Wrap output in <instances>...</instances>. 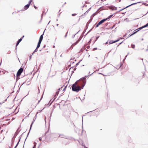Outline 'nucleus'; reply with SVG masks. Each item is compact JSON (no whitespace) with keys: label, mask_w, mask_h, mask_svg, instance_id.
<instances>
[{"label":"nucleus","mask_w":148,"mask_h":148,"mask_svg":"<svg viewBox=\"0 0 148 148\" xmlns=\"http://www.w3.org/2000/svg\"><path fill=\"white\" fill-rule=\"evenodd\" d=\"M76 81L75 83L73 84L72 86V89L73 91L76 92H78L82 89H83L86 84V81H83V84L81 87L77 85V82Z\"/></svg>","instance_id":"1"},{"label":"nucleus","mask_w":148,"mask_h":148,"mask_svg":"<svg viewBox=\"0 0 148 148\" xmlns=\"http://www.w3.org/2000/svg\"><path fill=\"white\" fill-rule=\"evenodd\" d=\"M23 71V69L22 68H21L18 70V71L17 72V74H16L17 77L18 76H19L21 75V73H22V72Z\"/></svg>","instance_id":"2"},{"label":"nucleus","mask_w":148,"mask_h":148,"mask_svg":"<svg viewBox=\"0 0 148 148\" xmlns=\"http://www.w3.org/2000/svg\"><path fill=\"white\" fill-rule=\"evenodd\" d=\"M137 3H132V4H130V5H128V6H126L125 7V8H123V9H121L120 10H119V12L121 11L122 10H123L124 9H125V8H128V7H130V6H131V5H135V4H137Z\"/></svg>","instance_id":"3"},{"label":"nucleus","mask_w":148,"mask_h":148,"mask_svg":"<svg viewBox=\"0 0 148 148\" xmlns=\"http://www.w3.org/2000/svg\"><path fill=\"white\" fill-rule=\"evenodd\" d=\"M119 40V39H118V40H115V41H113L112 40H111L109 42V44H113V43H115V42L118 41Z\"/></svg>","instance_id":"4"},{"label":"nucleus","mask_w":148,"mask_h":148,"mask_svg":"<svg viewBox=\"0 0 148 148\" xmlns=\"http://www.w3.org/2000/svg\"><path fill=\"white\" fill-rule=\"evenodd\" d=\"M92 74H93V73L92 74H90V75H86L85 76L82 78L81 79L83 80L82 81L83 83V81H86V77H88L89 76L91 75Z\"/></svg>","instance_id":"5"},{"label":"nucleus","mask_w":148,"mask_h":148,"mask_svg":"<svg viewBox=\"0 0 148 148\" xmlns=\"http://www.w3.org/2000/svg\"><path fill=\"white\" fill-rule=\"evenodd\" d=\"M107 20V18L103 19L101 20L99 23V24H100V25H101V24H102V23H104L105 21H106Z\"/></svg>","instance_id":"6"},{"label":"nucleus","mask_w":148,"mask_h":148,"mask_svg":"<svg viewBox=\"0 0 148 148\" xmlns=\"http://www.w3.org/2000/svg\"><path fill=\"white\" fill-rule=\"evenodd\" d=\"M22 39L23 38H21L18 40L16 44V46H17L19 43L22 41Z\"/></svg>","instance_id":"7"},{"label":"nucleus","mask_w":148,"mask_h":148,"mask_svg":"<svg viewBox=\"0 0 148 148\" xmlns=\"http://www.w3.org/2000/svg\"><path fill=\"white\" fill-rule=\"evenodd\" d=\"M59 137L62 138H66V139H68V138H66V136L63 134H60L59 135Z\"/></svg>","instance_id":"8"},{"label":"nucleus","mask_w":148,"mask_h":148,"mask_svg":"<svg viewBox=\"0 0 148 148\" xmlns=\"http://www.w3.org/2000/svg\"><path fill=\"white\" fill-rule=\"evenodd\" d=\"M29 4H27L25 6L24 8V10H27L29 7Z\"/></svg>","instance_id":"9"},{"label":"nucleus","mask_w":148,"mask_h":148,"mask_svg":"<svg viewBox=\"0 0 148 148\" xmlns=\"http://www.w3.org/2000/svg\"><path fill=\"white\" fill-rule=\"evenodd\" d=\"M35 116H36V118L35 119H34L33 120V121L32 122V123L31 125H30V130H29V132L30 131L31 129V128H32V125L33 124V123H34V121H35V119H36V115Z\"/></svg>","instance_id":"10"},{"label":"nucleus","mask_w":148,"mask_h":148,"mask_svg":"<svg viewBox=\"0 0 148 148\" xmlns=\"http://www.w3.org/2000/svg\"><path fill=\"white\" fill-rule=\"evenodd\" d=\"M44 32H43V33L41 35L40 38V39L39 40V41H42V39H43V35L44 34Z\"/></svg>","instance_id":"11"},{"label":"nucleus","mask_w":148,"mask_h":148,"mask_svg":"<svg viewBox=\"0 0 148 148\" xmlns=\"http://www.w3.org/2000/svg\"><path fill=\"white\" fill-rule=\"evenodd\" d=\"M41 42L42 41H40L39 40L38 43L37 44V48H38L40 47Z\"/></svg>","instance_id":"12"},{"label":"nucleus","mask_w":148,"mask_h":148,"mask_svg":"<svg viewBox=\"0 0 148 148\" xmlns=\"http://www.w3.org/2000/svg\"><path fill=\"white\" fill-rule=\"evenodd\" d=\"M90 9H91V8H90L89 9H88L87 11H86V12L85 13H84V14H82V16H84V15H85V13H88V12L89 11H90Z\"/></svg>","instance_id":"13"},{"label":"nucleus","mask_w":148,"mask_h":148,"mask_svg":"<svg viewBox=\"0 0 148 148\" xmlns=\"http://www.w3.org/2000/svg\"><path fill=\"white\" fill-rule=\"evenodd\" d=\"M78 43V42L77 41L76 42L74 43L73 44L72 46H75Z\"/></svg>","instance_id":"14"},{"label":"nucleus","mask_w":148,"mask_h":148,"mask_svg":"<svg viewBox=\"0 0 148 148\" xmlns=\"http://www.w3.org/2000/svg\"><path fill=\"white\" fill-rule=\"evenodd\" d=\"M138 32V31H136V32H134L132 34H131V35H129V36H130L134 34H135L137 32Z\"/></svg>","instance_id":"15"},{"label":"nucleus","mask_w":148,"mask_h":148,"mask_svg":"<svg viewBox=\"0 0 148 148\" xmlns=\"http://www.w3.org/2000/svg\"><path fill=\"white\" fill-rule=\"evenodd\" d=\"M143 26H142V27L138 28V29H138V30L137 31H138H138L141 30V29H143Z\"/></svg>","instance_id":"16"},{"label":"nucleus","mask_w":148,"mask_h":148,"mask_svg":"<svg viewBox=\"0 0 148 148\" xmlns=\"http://www.w3.org/2000/svg\"><path fill=\"white\" fill-rule=\"evenodd\" d=\"M113 16V14H112V15H110L108 18H107V20L108 19H110V18L112 16Z\"/></svg>","instance_id":"17"},{"label":"nucleus","mask_w":148,"mask_h":148,"mask_svg":"<svg viewBox=\"0 0 148 148\" xmlns=\"http://www.w3.org/2000/svg\"><path fill=\"white\" fill-rule=\"evenodd\" d=\"M148 26V23L146 24L145 25H144V26H143V28H144L145 27H147Z\"/></svg>","instance_id":"18"},{"label":"nucleus","mask_w":148,"mask_h":148,"mask_svg":"<svg viewBox=\"0 0 148 148\" xmlns=\"http://www.w3.org/2000/svg\"><path fill=\"white\" fill-rule=\"evenodd\" d=\"M135 45L134 44H133V45H131V47H132V48L134 49V48L135 47Z\"/></svg>","instance_id":"19"},{"label":"nucleus","mask_w":148,"mask_h":148,"mask_svg":"<svg viewBox=\"0 0 148 148\" xmlns=\"http://www.w3.org/2000/svg\"><path fill=\"white\" fill-rule=\"evenodd\" d=\"M33 0H30L29 1V3L28 4H29V5H30V4L32 3V1Z\"/></svg>","instance_id":"20"},{"label":"nucleus","mask_w":148,"mask_h":148,"mask_svg":"<svg viewBox=\"0 0 148 148\" xmlns=\"http://www.w3.org/2000/svg\"><path fill=\"white\" fill-rule=\"evenodd\" d=\"M20 139H21V138H20L19 141H18V143H17L16 145V146H17L19 144V143L20 141Z\"/></svg>","instance_id":"21"},{"label":"nucleus","mask_w":148,"mask_h":148,"mask_svg":"<svg viewBox=\"0 0 148 148\" xmlns=\"http://www.w3.org/2000/svg\"><path fill=\"white\" fill-rule=\"evenodd\" d=\"M37 49V48L36 49L34 50V53H35L36 52H37L38 51Z\"/></svg>","instance_id":"22"},{"label":"nucleus","mask_w":148,"mask_h":148,"mask_svg":"<svg viewBox=\"0 0 148 148\" xmlns=\"http://www.w3.org/2000/svg\"><path fill=\"white\" fill-rule=\"evenodd\" d=\"M100 25V24H99V23L97 25H96V27H98L99 25Z\"/></svg>","instance_id":"23"},{"label":"nucleus","mask_w":148,"mask_h":148,"mask_svg":"<svg viewBox=\"0 0 148 148\" xmlns=\"http://www.w3.org/2000/svg\"><path fill=\"white\" fill-rule=\"evenodd\" d=\"M76 34H75V35H72V38H73L74 37H75V36L76 35Z\"/></svg>","instance_id":"24"},{"label":"nucleus","mask_w":148,"mask_h":148,"mask_svg":"<svg viewBox=\"0 0 148 148\" xmlns=\"http://www.w3.org/2000/svg\"><path fill=\"white\" fill-rule=\"evenodd\" d=\"M99 36H98L96 37V39L95 40V41H96L99 38Z\"/></svg>","instance_id":"25"},{"label":"nucleus","mask_w":148,"mask_h":148,"mask_svg":"<svg viewBox=\"0 0 148 148\" xmlns=\"http://www.w3.org/2000/svg\"><path fill=\"white\" fill-rule=\"evenodd\" d=\"M39 140L40 141H42V138L41 137H40L39 138Z\"/></svg>","instance_id":"26"},{"label":"nucleus","mask_w":148,"mask_h":148,"mask_svg":"<svg viewBox=\"0 0 148 148\" xmlns=\"http://www.w3.org/2000/svg\"><path fill=\"white\" fill-rule=\"evenodd\" d=\"M59 91H57L56 93V94L58 95L59 93Z\"/></svg>","instance_id":"27"},{"label":"nucleus","mask_w":148,"mask_h":148,"mask_svg":"<svg viewBox=\"0 0 148 148\" xmlns=\"http://www.w3.org/2000/svg\"><path fill=\"white\" fill-rule=\"evenodd\" d=\"M67 33H68V32H67V33H66V34L65 35V36H64V37H65V38L67 36Z\"/></svg>","instance_id":"28"},{"label":"nucleus","mask_w":148,"mask_h":148,"mask_svg":"<svg viewBox=\"0 0 148 148\" xmlns=\"http://www.w3.org/2000/svg\"><path fill=\"white\" fill-rule=\"evenodd\" d=\"M34 145L36 146V142H34Z\"/></svg>","instance_id":"29"},{"label":"nucleus","mask_w":148,"mask_h":148,"mask_svg":"<svg viewBox=\"0 0 148 148\" xmlns=\"http://www.w3.org/2000/svg\"><path fill=\"white\" fill-rule=\"evenodd\" d=\"M76 15V14H72V16H75Z\"/></svg>","instance_id":"30"},{"label":"nucleus","mask_w":148,"mask_h":148,"mask_svg":"<svg viewBox=\"0 0 148 148\" xmlns=\"http://www.w3.org/2000/svg\"><path fill=\"white\" fill-rule=\"evenodd\" d=\"M81 40V39H80V38L77 41L78 42H79L80 41V40Z\"/></svg>","instance_id":"31"},{"label":"nucleus","mask_w":148,"mask_h":148,"mask_svg":"<svg viewBox=\"0 0 148 148\" xmlns=\"http://www.w3.org/2000/svg\"><path fill=\"white\" fill-rule=\"evenodd\" d=\"M114 26H115V25H114L113 26H112V27L111 28V29H113Z\"/></svg>","instance_id":"32"},{"label":"nucleus","mask_w":148,"mask_h":148,"mask_svg":"<svg viewBox=\"0 0 148 148\" xmlns=\"http://www.w3.org/2000/svg\"><path fill=\"white\" fill-rule=\"evenodd\" d=\"M90 47V46H88L87 47V48L88 49H89V48Z\"/></svg>","instance_id":"33"},{"label":"nucleus","mask_w":148,"mask_h":148,"mask_svg":"<svg viewBox=\"0 0 148 148\" xmlns=\"http://www.w3.org/2000/svg\"><path fill=\"white\" fill-rule=\"evenodd\" d=\"M32 56H30L29 58V60H30L31 59V57Z\"/></svg>","instance_id":"34"},{"label":"nucleus","mask_w":148,"mask_h":148,"mask_svg":"<svg viewBox=\"0 0 148 148\" xmlns=\"http://www.w3.org/2000/svg\"><path fill=\"white\" fill-rule=\"evenodd\" d=\"M121 1V0H118L117 1L118 2H120Z\"/></svg>","instance_id":"35"},{"label":"nucleus","mask_w":148,"mask_h":148,"mask_svg":"<svg viewBox=\"0 0 148 148\" xmlns=\"http://www.w3.org/2000/svg\"><path fill=\"white\" fill-rule=\"evenodd\" d=\"M97 49V48H94L93 49V50H95L96 49Z\"/></svg>","instance_id":"36"},{"label":"nucleus","mask_w":148,"mask_h":148,"mask_svg":"<svg viewBox=\"0 0 148 148\" xmlns=\"http://www.w3.org/2000/svg\"><path fill=\"white\" fill-rule=\"evenodd\" d=\"M91 40L90 39L88 42V43H90L91 42Z\"/></svg>","instance_id":"37"},{"label":"nucleus","mask_w":148,"mask_h":148,"mask_svg":"<svg viewBox=\"0 0 148 148\" xmlns=\"http://www.w3.org/2000/svg\"><path fill=\"white\" fill-rule=\"evenodd\" d=\"M3 130H2L1 131V132H1V133H2V132H3Z\"/></svg>","instance_id":"38"},{"label":"nucleus","mask_w":148,"mask_h":148,"mask_svg":"<svg viewBox=\"0 0 148 148\" xmlns=\"http://www.w3.org/2000/svg\"><path fill=\"white\" fill-rule=\"evenodd\" d=\"M42 97H41V99H40V100L39 101H38V103H39V102H40V100L42 99Z\"/></svg>","instance_id":"39"},{"label":"nucleus","mask_w":148,"mask_h":148,"mask_svg":"<svg viewBox=\"0 0 148 148\" xmlns=\"http://www.w3.org/2000/svg\"><path fill=\"white\" fill-rule=\"evenodd\" d=\"M36 147V145H34V146L33 147V148H35Z\"/></svg>","instance_id":"40"},{"label":"nucleus","mask_w":148,"mask_h":148,"mask_svg":"<svg viewBox=\"0 0 148 148\" xmlns=\"http://www.w3.org/2000/svg\"><path fill=\"white\" fill-rule=\"evenodd\" d=\"M79 62H78V63H77L76 64V65H77L78 64H79Z\"/></svg>","instance_id":"41"},{"label":"nucleus","mask_w":148,"mask_h":148,"mask_svg":"<svg viewBox=\"0 0 148 148\" xmlns=\"http://www.w3.org/2000/svg\"><path fill=\"white\" fill-rule=\"evenodd\" d=\"M128 54H129V53H128L127 55L126 56H125V58L124 59V60H125V59L126 58V57L127 56V55H128Z\"/></svg>","instance_id":"42"},{"label":"nucleus","mask_w":148,"mask_h":148,"mask_svg":"<svg viewBox=\"0 0 148 148\" xmlns=\"http://www.w3.org/2000/svg\"><path fill=\"white\" fill-rule=\"evenodd\" d=\"M34 8L36 9L37 8V7L35 6H34Z\"/></svg>","instance_id":"43"},{"label":"nucleus","mask_w":148,"mask_h":148,"mask_svg":"<svg viewBox=\"0 0 148 148\" xmlns=\"http://www.w3.org/2000/svg\"><path fill=\"white\" fill-rule=\"evenodd\" d=\"M15 136H13V138H13H13H15Z\"/></svg>","instance_id":"44"},{"label":"nucleus","mask_w":148,"mask_h":148,"mask_svg":"<svg viewBox=\"0 0 148 148\" xmlns=\"http://www.w3.org/2000/svg\"><path fill=\"white\" fill-rule=\"evenodd\" d=\"M66 88V87H65L63 89V90H65V89Z\"/></svg>","instance_id":"45"},{"label":"nucleus","mask_w":148,"mask_h":148,"mask_svg":"<svg viewBox=\"0 0 148 148\" xmlns=\"http://www.w3.org/2000/svg\"><path fill=\"white\" fill-rule=\"evenodd\" d=\"M34 53V52H33V53H32V55H31V56H32V55H33Z\"/></svg>","instance_id":"46"},{"label":"nucleus","mask_w":148,"mask_h":148,"mask_svg":"<svg viewBox=\"0 0 148 148\" xmlns=\"http://www.w3.org/2000/svg\"><path fill=\"white\" fill-rule=\"evenodd\" d=\"M123 42H121L119 44V45H120V44H121Z\"/></svg>","instance_id":"47"},{"label":"nucleus","mask_w":148,"mask_h":148,"mask_svg":"<svg viewBox=\"0 0 148 148\" xmlns=\"http://www.w3.org/2000/svg\"><path fill=\"white\" fill-rule=\"evenodd\" d=\"M76 69V68H74V71Z\"/></svg>","instance_id":"48"},{"label":"nucleus","mask_w":148,"mask_h":148,"mask_svg":"<svg viewBox=\"0 0 148 148\" xmlns=\"http://www.w3.org/2000/svg\"><path fill=\"white\" fill-rule=\"evenodd\" d=\"M58 25H59L58 24H56V25H57V26H58Z\"/></svg>","instance_id":"49"},{"label":"nucleus","mask_w":148,"mask_h":148,"mask_svg":"<svg viewBox=\"0 0 148 148\" xmlns=\"http://www.w3.org/2000/svg\"><path fill=\"white\" fill-rule=\"evenodd\" d=\"M108 42H107L106 43V44H108Z\"/></svg>","instance_id":"50"},{"label":"nucleus","mask_w":148,"mask_h":148,"mask_svg":"<svg viewBox=\"0 0 148 148\" xmlns=\"http://www.w3.org/2000/svg\"><path fill=\"white\" fill-rule=\"evenodd\" d=\"M43 16V14H42V15H41V17H42V16Z\"/></svg>","instance_id":"51"},{"label":"nucleus","mask_w":148,"mask_h":148,"mask_svg":"<svg viewBox=\"0 0 148 148\" xmlns=\"http://www.w3.org/2000/svg\"><path fill=\"white\" fill-rule=\"evenodd\" d=\"M17 146H16H16H15V147H14V148H16V147H17Z\"/></svg>","instance_id":"52"},{"label":"nucleus","mask_w":148,"mask_h":148,"mask_svg":"<svg viewBox=\"0 0 148 148\" xmlns=\"http://www.w3.org/2000/svg\"><path fill=\"white\" fill-rule=\"evenodd\" d=\"M17 146H16H16H15V147H14V148H16V147H17Z\"/></svg>","instance_id":"53"},{"label":"nucleus","mask_w":148,"mask_h":148,"mask_svg":"<svg viewBox=\"0 0 148 148\" xmlns=\"http://www.w3.org/2000/svg\"><path fill=\"white\" fill-rule=\"evenodd\" d=\"M17 146H16H16H15V147H14V148H16V147H17Z\"/></svg>","instance_id":"54"},{"label":"nucleus","mask_w":148,"mask_h":148,"mask_svg":"<svg viewBox=\"0 0 148 148\" xmlns=\"http://www.w3.org/2000/svg\"><path fill=\"white\" fill-rule=\"evenodd\" d=\"M148 50V48L146 50V51H147Z\"/></svg>","instance_id":"55"},{"label":"nucleus","mask_w":148,"mask_h":148,"mask_svg":"<svg viewBox=\"0 0 148 148\" xmlns=\"http://www.w3.org/2000/svg\"><path fill=\"white\" fill-rule=\"evenodd\" d=\"M1 62H2V60L1 61V63H0V65H1Z\"/></svg>","instance_id":"56"},{"label":"nucleus","mask_w":148,"mask_h":148,"mask_svg":"<svg viewBox=\"0 0 148 148\" xmlns=\"http://www.w3.org/2000/svg\"><path fill=\"white\" fill-rule=\"evenodd\" d=\"M60 89H61L60 88L59 89H58L59 90V91L60 90Z\"/></svg>","instance_id":"57"},{"label":"nucleus","mask_w":148,"mask_h":148,"mask_svg":"<svg viewBox=\"0 0 148 148\" xmlns=\"http://www.w3.org/2000/svg\"><path fill=\"white\" fill-rule=\"evenodd\" d=\"M60 14H58V16H59V15H60Z\"/></svg>","instance_id":"58"},{"label":"nucleus","mask_w":148,"mask_h":148,"mask_svg":"<svg viewBox=\"0 0 148 148\" xmlns=\"http://www.w3.org/2000/svg\"><path fill=\"white\" fill-rule=\"evenodd\" d=\"M50 21H49V23H48V24H49V23H50Z\"/></svg>","instance_id":"59"},{"label":"nucleus","mask_w":148,"mask_h":148,"mask_svg":"<svg viewBox=\"0 0 148 148\" xmlns=\"http://www.w3.org/2000/svg\"><path fill=\"white\" fill-rule=\"evenodd\" d=\"M53 48H54L55 47V46L54 45H53Z\"/></svg>","instance_id":"60"},{"label":"nucleus","mask_w":148,"mask_h":148,"mask_svg":"<svg viewBox=\"0 0 148 148\" xmlns=\"http://www.w3.org/2000/svg\"><path fill=\"white\" fill-rule=\"evenodd\" d=\"M79 31L77 32L76 34H77L79 32Z\"/></svg>","instance_id":"61"},{"label":"nucleus","mask_w":148,"mask_h":148,"mask_svg":"<svg viewBox=\"0 0 148 148\" xmlns=\"http://www.w3.org/2000/svg\"><path fill=\"white\" fill-rule=\"evenodd\" d=\"M29 92H28V93L27 94V95H28V94H29Z\"/></svg>","instance_id":"62"},{"label":"nucleus","mask_w":148,"mask_h":148,"mask_svg":"<svg viewBox=\"0 0 148 148\" xmlns=\"http://www.w3.org/2000/svg\"><path fill=\"white\" fill-rule=\"evenodd\" d=\"M29 132L28 133V134H27V136H28V134H29Z\"/></svg>","instance_id":"63"},{"label":"nucleus","mask_w":148,"mask_h":148,"mask_svg":"<svg viewBox=\"0 0 148 148\" xmlns=\"http://www.w3.org/2000/svg\"><path fill=\"white\" fill-rule=\"evenodd\" d=\"M24 36H23L22 37V38H23V37H24Z\"/></svg>","instance_id":"64"}]
</instances>
